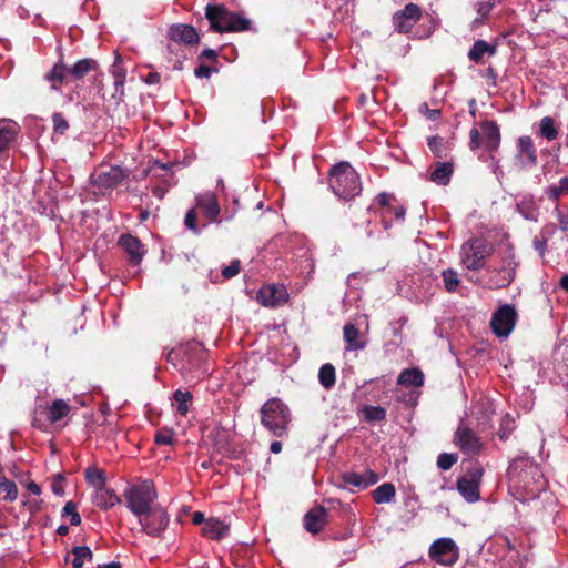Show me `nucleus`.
<instances>
[{
	"label": "nucleus",
	"mask_w": 568,
	"mask_h": 568,
	"mask_svg": "<svg viewBox=\"0 0 568 568\" xmlns=\"http://www.w3.org/2000/svg\"><path fill=\"white\" fill-rule=\"evenodd\" d=\"M202 532L210 539L220 540L229 534V526L224 521L211 517L204 523Z\"/></svg>",
	"instance_id": "obj_26"
},
{
	"label": "nucleus",
	"mask_w": 568,
	"mask_h": 568,
	"mask_svg": "<svg viewBox=\"0 0 568 568\" xmlns=\"http://www.w3.org/2000/svg\"><path fill=\"white\" fill-rule=\"evenodd\" d=\"M84 477L88 484L94 489L105 486V474L103 470L97 467L87 468L84 471Z\"/></svg>",
	"instance_id": "obj_42"
},
{
	"label": "nucleus",
	"mask_w": 568,
	"mask_h": 568,
	"mask_svg": "<svg viewBox=\"0 0 568 568\" xmlns=\"http://www.w3.org/2000/svg\"><path fill=\"white\" fill-rule=\"evenodd\" d=\"M517 321V312L511 305L499 307L493 315L490 326L499 337H507L514 329Z\"/></svg>",
	"instance_id": "obj_13"
},
{
	"label": "nucleus",
	"mask_w": 568,
	"mask_h": 568,
	"mask_svg": "<svg viewBox=\"0 0 568 568\" xmlns=\"http://www.w3.org/2000/svg\"><path fill=\"white\" fill-rule=\"evenodd\" d=\"M509 490L516 499H536L546 488V480L539 466L529 457L514 459L507 470Z\"/></svg>",
	"instance_id": "obj_1"
},
{
	"label": "nucleus",
	"mask_w": 568,
	"mask_h": 568,
	"mask_svg": "<svg viewBox=\"0 0 568 568\" xmlns=\"http://www.w3.org/2000/svg\"><path fill=\"white\" fill-rule=\"evenodd\" d=\"M119 245L128 253L131 263L135 265L140 264L145 255V250L141 241L131 234L121 235Z\"/></svg>",
	"instance_id": "obj_18"
},
{
	"label": "nucleus",
	"mask_w": 568,
	"mask_h": 568,
	"mask_svg": "<svg viewBox=\"0 0 568 568\" xmlns=\"http://www.w3.org/2000/svg\"><path fill=\"white\" fill-rule=\"evenodd\" d=\"M92 500L95 506L102 509H109L121 503L120 497L114 493V490L106 486L94 489Z\"/></svg>",
	"instance_id": "obj_23"
},
{
	"label": "nucleus",
	"mask_w": 568,
	"mask_h": 568,
	"mask_svg": "<svg viewBox=\"0 0 568 568\" xmlns=\"http://www.w3.org/2000/svg\"><path fill=\"white\" fill-rule=\"evenodd\" d=\"M154 440L159 445H172L174 442V433L169 428H162L156 432Z\"/></svg>",
	"instance_id": "obj_51"
},
{
	"label": "nucleus",
	"mask_w": 568,
	"mask_h": 568,
	"mask_svg": "<svg viewBox=\"0 0 568 568\" xmlns=\"http://www.w3.org/2000/svg\"><path fill=\"white\" fill-rule=\"evenodd\" d=\"M484 469L480 466H474L457 480V490L468 503H476L480 498L479 486Z\"/></svg>",
	"instance_id": "obj_12"
},
{
	"label": "nucleus",
	"mask_w": 568,
	"mask_h": 568,
	"mask_svg": "<svg viewBox=\"0 0 568 568\" xmlns=\"http://www.w3.org/2000/svg\"><path fill=\"white\" fill-rule=\"evenodd\" d=\"M70 410L71 406L63 399H54L52 403L47 405L39 404L34 409L33 425L42 428V416H44L45 420L50 424H57L67 417Z\"/></svg>",
	"instance_id": "obj_11"
},
{
	"label": "nucleus",
	"mask_w": 568,
	"mask_h": 568,
	"mask_svg": "<svg viewBox=\"0 0 568 568\" xmlns=\"http://www.w3.org/2000/svg\"><path fill=\"white\" fill-rule=\"evenodd\" d=\"M458 460L456 454L442 453L437 458V466L442 470L450 469Z\"/></svg>",
	"instance_id": "obj_50"
},
{
	"label": "nucleus",
	"mask_w": 568,
	"mask_h": 568,
	"mask_svg": "<svg viewBox=\"0 0 568 568\" xmlns=\"http://www.w3.org/2000/svg\"><path fill=\"white\" fill-rule=\"evenodd\" d=\"M420 10L417 4L409 3L393 17L395 29L400 33L408 32L419 20Z\"/></svg>",
	"instance_id": "obj_17"
},
{
	"label": "nucleus",
	"mask_w": 568,
	"mask_h": 568,
	"mask_svg": "<svg viewBox=\"0 0 568 568\" xmlns=\"http://www.w3.org/2000/svg\"><path fill=\"white\" fill-rule=\"evenodd\" d=\"M98 69V62L91 58H84L77 61L71 68H69L70 78L80 80L84 78L90 71Z\"/></svg>",
	"instance_id": "obj_31"
},
{
	"label": "nucleus",
	"mask_w": 568,
	"mask_h": 568,
	"mask_svg": "<svg viewBox=\"0 0 568 568\" xmlns=\"http://www.w3.org/2000/svg\"><path fill=\"white\" fill-rule=\"evenodd\" d=\"M397 384L404 387H420L424 384V374L417 368H406L400 372Z\"/></svg>",
	"instance_id": "obj_29"
},
{
	"label": "nucleus",
	"mask_w": 568,
	"mask_h": 568,
	"mask_svg": "<svg viewBox=\"0 0 568 568\" xmlns=\"http://www.w3.org/2000/svg\"><path fill=\"white\" fill-rule=\"evenodd\" d=\"M515 429V420L509 415H506L500 423V427L498 430V437L500 440H506Z\"/></svg>",
	"instance_id": "obj_47"
},
{
	"label": "nucleus",
	"mask_w": 568,
	"mask_h": 568,
	"mask_svg": "<svg viewBox=\"0 0 568 568\" xmlns=\"http://www.w3.org/2000/svg\"><path fill=\"white\" fill-rule=\"evenodd\" d=\"M145 82L148 84H155L160 82V74L158 72H151L148 74Z\"/></svg>",
	"instance_id": "obj_63"
},
{
	"label": "nucleus",
	"mask_w": 568,
	"mask_h": 568,
	"mask_svg": "<svg viewBox=\"0 0 568 568\" xmlns=\"http://www.w3.org/2000/svg\"><path fill=\"white\" fill-rule=\"evenodd\" d=\"M128 509L134 515L140 516L154 507L158 493L151 481H142L139 485L129 486L124 494Z\"/></svg>",
	"instance_id": "obj_5"
},
{
	"label": "nucleus",
	"mask_w": 568,
	"mask_h": 568,
	"mask_svg": "<svg viewBox=\"0 0 568 568\" xmlns=\"http://www.w3.org/2000/svg\"><path fill=\"white\" fill-rule=\"evenodd\" d=\"M129 178V171L122 166H100L91 174L92 184L100 191L112 190Z\"/></svg>",
	"instance_id": "obj_10"
},
{
	"label": "nucleus",
	"mask_w": 568,
	"mask_h": 568,
	"mask_svg": "<svg viewBox=\"0 0 568 568\" xmlns=\"http://www.w3.org/2000/svg\"><path fill=\"white\" fill-rule=\"evenodd\" d=\"M184 224H185L186 229L191 230L195 234L200 233V230L196 225V213H195L194 209H191L187 211L185 219H184Z\"/></svg>",
	"instance_id": "obj_54"
},
{
	"label": "nucleus",
	"mask_w": 568,
	"mask_h": 568,
	"mask_svg": "<svg viewBox=\"0 0 568 568\" xmlns=\"http://www.w3.org/2000/svg\"><path fill=\"white\" fill-rule=\"evenodd\" d=\"M27 489H28V491L30 494H32L34 496H40L41 495V487L37 483H34V481L28 483Z\"/></svg>",
	"instance_id": "obj_61"
},
{
	"label": "nucleus",
	"mask_w": 568,
	"mask_h": 568,
	"mask_svg": "<svg viewBox=\"0 0 568 568\" xmlns=\"http://www.w3.org/2000/svg\"><path fill=\"white\" fill-rule=\"evenodd\" d=\"M318 381L325 389H331L336 382L335 367L332 364H324L318 372Z\"/></svg>",
	"instance_id": "obj_39"
},
{
	"label": "nucleus",
	"mask_w": 568,
	"mask_h": 568,
	"mask_svg": "<svg viewBox=\"0 0 568 568\" xmlns=\"http://www.w3.org/2000/svg\"><path fill=\"white\" fill-rule=\"evenodd\" d=\"M516 273V263L513 256L505 260L504 265L498 270L497 278L490 280V287H505L510 284Z\"/></svg>",
	"instance_id": "obj_24"
},
{
	"label": "nucleus",
	"mask_w": 568,
	"mask_h": 568,
	"mask_svg": "<svg viewBox=\"0 0 568 568\" xmlns=\"http://www.w3.org/2000/svg\"><path fill=\"white\" fill-rule=\"evenodd\" d=\"M453 164L449 162H437L430 173V181L438 185H447L453 174Z\"/></svg>",
	"instance_id": "obj_30"
},
{
	"label": "nucleus",
	"mask_w": 568,
	"mask_h": 568,
	"mask_svg": "<svg viewBox=\"0 0 568 568\" xmlns=\"http://www.w3.org/2000/svg\"><path fill=\"white\" fill-rule=\"evenodd\" d=\"M364 419L367 422H383L386 418V410L382 406L365 405L362 409Z\"/></svg>",
	"instance_id": "obj_43"
},
{
	"label": "nucleus",
	"mask_w": 568,
	"mask_h": 568,
	"mask_svg": "<svg viewBox=\"0 0 568 568\" xmlns=\"http://www.w3.org/2000/svg\"><path fill=\"white\" fill-rule=\"evenodd\" d=\"M180 354H183L185 356V358L182 359V364L180 367V371L185 378H200L202 375H204L205 372H199L200 358L196 356H189L186 354V349L180 348L178 352L171 353L170 357L173 355L178 356Z\"/></svg>",
	"instance_id": "obj_22"
},
{
	"label": "nucleus",
	"mask_w": 568,
	"mask_h": 568,
	"mask_svg": "<svg viewBox=\"0 0 568 568\" xmlns=\"http://www.w3.org/2000/svg\"><path fill=\"white\" fill-rule=\"evenodd\" d=\"M491 245L484 239H470L462 246V264L470 271H478L485 267L486 258L491 254Z\"/></svg>",
	"instance_id": "obj_6"
},
{
	"label": "nucleus",
	"mask_w": 568,
	"mask_h": 568,
	"mask_svg": "<svg viewBox=\"0 0 568 568\" xmlns=\"http://www.w3.org/2000/svg\"><path fill=\"white\" fill-rule=\"evenodd\" d=\"M546 194L552 200H557L562 194H568V176L561 178L558 184L549 185L546 190Z\"/></svg>",
	"instance_id": "obj_46"
},
{
	"label": "nucleus",
	"mask_w": 568,
	"mask_h": 568,
	"mask_svg": "<svg viewBox=\"0 0 568 568\" xmlns=\"http://www.w3.org/2000/svg\"><path fill=\"white\" fill-rule=\"evenodd\" d=\"M192 521L193 524L195 525H203L204 526V523L206 521L205 517H204V514L201 513V511H195L193 513L192 515Z\"/></svg>",
	"instance_id": "obj_62"
},
{
	"label": "nucleus",
	"mask_w": 568,
	"mask_h": 568,
	"mask_svg": "<svg viewBox=\"0 0 568 568\" xmlns=\"http://www.w3.org/2000/svg\"><path fill=\"white\" fill-rule=\"evenodd\" d=\"M394 216L397 221H403L405 217V210L403 206H392L390 216L387 219L390 223V219Z\"/></svg>",
	"instance_id": "obj_60"
},
{
	"label": "nucleus",
	"mask_w": 568,
	"mask_h": 568,
	"mask_svg": "<svg viewBox=\"0 0 568 568\" xmlns=\"http://www.w3.org/2000/svg\"><path fill=\"white\" fill-rule=\"evenodd\" d=\"M516 211L527 221L537 222L538 213L531 196H525L516 204Z\"/></svg>",
	"instance_id": "obj_36"
},
{
	"label": "nucleus",
	"mask_w": 568,
	"mask_h": 568,
	"mask_svg": "<svg viewBox=\"0 0 568 568\" xmlns=\"http://www.w3.org/2000/svg\"><path fill=\"white\" fill-rule=\"evenodd\" d=\"M480 131L473 128L469 132L470 148L473 150L484 146L488 152L496 151L500 144V132L496 122L483 121Z\"/></svg>",
	"instance_id": "obj_7"
},
{
	"label": "nucleus",
	"mask_w": 568,
	"mask_h": 568,
	"mask_svg": "<svg viewBox=\"0 0 568 568\" xmlns=\"http://www.w3.org/2000/svg\"><path fill=\"white\" fill-rule=\"evenodd\" d=\"M71 565L73 568H83L85 561L90 562L93 559L92 550L88 546L73 547Z\"/></svg>",
	"instance_id": "obj_37"
},
{
	"label": "nucleus",
	"mask_w": 568,
	"mask_h": 568,
	"mask_svg": "<svg viewBox=\"0 0 568 568\" xmlns=\"http://www.w3.org/2000/svg\"><path fill=\"white\" fill-rule=\"evenodd\" d=\"M554 214H555L556 220L558 222V227L562 232H568V210L567 211H562L559 207H556L554 210Z\"/></svg>",
	"instance_id": "obj_52"
},
{
	"label": "nucleus",
	"mask_w": 568,
	"mask_h": 568,
	"mask_svg": "<svg viewBox=\"0 0 568 568\" xmlns=\"http://www.w3.org/2000/svg\"><path fill=\"white\" fill-rule=\"evenodd\" d=\"M539 134L547 141H554L558 138V128L555 120L550 116H544L539 122Z\"/></svg>",
	"instance_id": "obj_38"
},
{
	"label": "nucleus",
	"mask_w": 568,
	"mask_h": 568,
	"mask_svg": "<svg viewBox=\"0 0 568 568\" xmlns=\"http://www.w3.org/2000/svg\"><path fill=\"white\" fill-rule=\"evenodd\" d=\"M517 148L520 154L525 156L521 160L524 165L534 166L537 163L536 149L530 136H520L517 142Z\"/></svg>",
	"instance_id": "obj_27"
},
{
	"label": "nucleus",
	"mask_w": 568,
	"mask_h": 568,
	"mask_svg": "<svg viewBox=\"0 0 568 568\" xmlns=\"http://www.w3.org/2000/svg\"><path fill=\"white\" fill-rule=\"evenodd\" d=\"M454 442L467 455H475L481 448L480 439L463 420L455 432Z\"/></svg>",
	"instance_id": "obj_15"
},
{
	"label": "nucleus",
	"mask_w": 568,
	"mask_h": 568,
	"mask_svg": "<svg viewBox=\"0 0 568 568\" xmlns=\"http://www.w3.org/2000/svg\"><path fill=\"white\" fill-rule=\"evenodd\" d=\"M343 336L346 343V351H362L366 347L367 341L353 323H346L343 327Z\"/></svg>",
	"instance_id": "obj_21"
},
{
	"label": "nucleus",
	"mask_w": 568,
	"mask_h": 568,
	"mask_svg": "<svg viewBox=\"0 0 568 568\" xmlns=\"http://www.w3.org/2000/svg\"><path fill=\"white\" fill-rule=\"evenodd\" d=\"M378 476L375 471L367 469L363 473L349 471L343 475V481L359 490L366 489L378 481Z\"/></svg>",
	"instance_id": "obj_19"
},
{
	"label": "nucleus",
	"mask_w": 568,
	"mask_h": 568,
	"mask_svg": "<svg viewBox=\"0 0 568 568\" xmlns=\"http://www.w3.org/2000/svg\"><path fill=\"white\" fill-rule=\"evenodd\" d=\"M491 8V2H478L476 4L477 18L473 21V27L481 26L484 23V20L489 14Z\"/></svg>",
	"instance_id": "obj_48"
},
{
	"label": "nucleus",
	"mask_w": 568,
	"mask_h": 568,
	"mask_svg": "<svg viewBox=\"0 0 568 568\" xmlns=\"http://www.w3.org/2000/svg\"><path fill=\"white\" fill-rule=\"evenodd\" d=\"M428 556L437 565L452 567L459 558V548L452 538L442 537L432 542Z\"/></svg>",
	"instance_id": "obj_9"
},
{
	"label": "nucleus",
	"mask_w": 568,
	"mask_h": 568,
	"mask_svg": "<svg viewBox=\"0 0 568 568\" xmlns=\"http://www.w3.org/2000/svg\"><path fill=\"white\" fill-rule=\"evenodd\" d=\"M392 200H394L393 195H390L388 193H381L376 196L375 202H374V205L379 206V215L383 220V224H384L385 229L390 227V224L387 219L390 216Z\"/></svg>",
	"instance_id": "obj_34"
},
{
	"label": "nucleus",
	"mask_w": 568,
	"mask_h": 568,
	"mask_svg": "<svg viewBox=\"0 0 568 568\" xmlns=\"http://www.w3.org/2000/svg\"><path fill=\"white\" fill-rule=\"evenodd\" d=\"M174 405L176 407V412L185 416L189 412V406L192 402V394L190 392L175 390L173 394Z\"/></svg>",
	"instance_id": "obj_40"
},
{
	"label": "nucleus",
	"mask_w": 568,
	"mask_h": 568,
	"mask_svg": "<svg viewBox=\"0 0 568 568\" xmlns=\"http://www.w3.org/2000/svg\"><path fill=\"white\" fill-rule=\"evenodd\" d=\"M557 227L554 223H547L541 227L538 235L549 241L556 234Z\"/></svg>",
	"instance_id": "obj_57"
},
{
	"label": "nucleus",
	"mask_w": 568,
	"mask_h": 568,
	"mask_svg": "<svg viewBox=\"0 0 568 568\" xmlns=\"http://www.w3.org/2000/svg\"><path fill=\"white\" fill-rule=\"evenodd\" d=\"M18 125L10 120H0V152L14 139Z\"/></svg>",
	"instance_id": "obj_33"
},
{
	"label": "nucleus",
	"mask_w": 568,
	"mask_h": 568,
	"mask_svg": "<svg viewBox=\"0 0 568 568\" xmlns=\"http://www.w3.org/2000/svg\"><path fill=\"white\" fill-rule=\"evenodd\" d=\"M111 74L114 78V87L116 92L121 89L123 90L125 78H126V71L122 65V61L119 55L115 57V60L111 67L110 70Z\"/></svg>",
	"instance_id": "obj_41"
},
{
	"label": "nucleus",
	"mask_w": 568,
	"mask_h": 568,
	"mask_svg": "<svg viewBox=\"0 0 568 568\" xmlns=\"http://www.w3.org/2000/svg\"><path fill=\"white\" fill-rule=\"evenodd\" d=\"M201 57H204V58H206V59L214 60V59H216L217 54H216V52H215L213 49H204V50L202 51Z\"/></svg>",
	"instance_id": "obj_64"
},
{
	"label": "nucleus",
	"mask_w": 568,
	"mask_h": 568,
	"mask_svg": "<svg viewBox=\"0 0 568 568\" xmlns=\"http://www.w3.org/2000/svg\"><path fill=\"white\" fill-rule=\"evenodd\" d=\"M427 144L429 149L437 155L440 156L442 139L438 136L428 138Z\"/></svg>",
	"instance_id": "obj_59"
},
{
	"label": "nucleus",
	"mask_w": 568,
	"mask_h": 568,
	"mask_svg": "<svg viewBox=\"0 0 568 568\" xmlns=\"http://www.w3.org/2000/svg\"><path fill=\"white\" fill-rule=\"evenodd\" d=\"M168 38L171 43L168 49L173 52V47L176 44L191 45L200 41L196 30L189 24H173L168 30Z\"/></svg>",
	"instance_id": "obj_14"
},
{
	"label": "nucleus",
	"mask_w": 568,
	"mask_h": 568,
	"mask_svg": "<svg viewBox=\"0 0 568 568\" xmlns=\"http://www.w3.org/2000/svg\"><path fill=\"white\" fill-rule=\"evenodd\" d=\"M262 425L276 437L287 434L291 423V412L286 404L278 398H271L261 407Z\"/></svg>",
	"instance_id": "obj_4"
},
{
	"label": "nucleus",
	"mask_w": 568,
	"mask_h": 568,
	"mask_svg": "<svg viewBox=\"0 0 568 568\" xmlns=\"http://www.w3.org/2000/svg\"><path fill=\"white\" fill-rule=\"evenodd\" d=\"M239 272H240V261L233 260L230 265L223 267L222 275L224 276V278L229 280V278H232L235 275H237Z\"/></svg>",
	"instance_id": "obj_55"
},
{
	"label": "nucleus",
	"mask_w": 568,
	"mask_h": 568,
	"mask_svg": "<svg viewBox=\"0 0 568 568\" xmlns=\"http://www.w3.org/2000/svg\"><path fill=\"white\" fill-rule=\"evenodd\" d=\"M54 131L57 133L63 134L69 128L68 121L63 118L61 113H54L52 115Z\"/></svg>",
	"instance_id": "obj_53"
},
{
	"label": "nucleus",
	"mask_w": 568,
	"mask_h": 568,
	"mask_svg": "<svg viewBox=\"0 0 568 568\" xmlns=\"http://www.w3.org/2000/svg\"><path fill=\"white\" fill-rule=\"evenodd\" d=\"M326 518V510L323 507L311 509L304 517V528L312 534L320 532Z\"/></svg>",
	"instance_id": "obj_25"
},
{
	"label": "nucleus",
	"mask_w": 568,
	"mask_h": 568,
	"mask_svg": "<svg viewBox=\"0 0 568 568\" xmlns=\"http://www.w3.org/2000/svg\"><path fill=\"white\" fill-rule=\"evenodd\" d=\"M62 516L67 517L70 516V524L72 526H78L81 524V516L77 511V505L73 501H68L63 509H62Z\"/></svg>",
	"instance_id": "obj_49"
},
{
	"label": "nucleus",
	"mask_w": 568,
	"mask_h": 568,
	"mask_svg": "<svg viewBox=\"0 0 568 568\" xmlns=\"http://www.w3.org/2000/svg\"><path fill=\"white\" fill-rule=\"evenodd\" d=\"M196 206L203 212L209 222L217 221L220 205L214 193L205 192L196 196Z\"/></svg>",
	"instance_id": "obj_20"
},
{
	"label": "nucleus",
	"mask_w": 568,
	"mask_h": 568,
	"mask_svg": "<svg viewBox=\"0 0 568 568\" xmlns=\"http://www.w3.org/2000/svg\"><path fill=\"white\" fill-rule=\"evenodd\" d=\"M442 277L444 282L445 290L449 293H453L457 290L460 281L458 277V273L453 268H447L442 272Z\"/></svg>",
	"instance_id": "obj_45"
},
{
	"label": "nucleus",
	"mask_w": 568,
	"mask_h": 568,
	"mask_svg": "<svg viewBox=\"0 0 568 568\" xmlns=\"http://www.w3.org/2000/svg\"><path fill=\"white\" fill-rule=\"evenodd\" d=\"M288 298L287 290L284 285L271 284L260 288L257 301L267 307H275L284 304Z\"/></svg>",
	"instance_id": "obj_16"
},
{
	"label": "nucleus",
	"mask_w": 568,
	"mask_h": 568,
	"mask_svg": "<svg viewBox=\"0 0 568 568\" xmlns=\"http://www.w3.org/2000/svg\"><path fill=\"white\" fill-rule=\"evenodd\" d=\"M216 69H212L207 65H204V64H201L200 67H197L195 70H194V74L196 78H200V79H209L212 74V72H215Z\"/></svg>",
	"instance_id": "obj_58"
},
{
	"label": "nucleus",
	"mask_w": 568,
	"mask_h": 568,
	"mask_svg": "<svg viewBox=\"0 0 568 568\" xmlns=\"http://www.w3.org/2000/svg\"><path fill=\"white\" fill-rule=\"evenodd\" d=\"M138 520L144 534L160 538L169 526L170 517L163 507L155 505L143 515L138 516Z\"/></svg>",
	"instance_id": "obj_8"
},
{
	"label": "nucleus",
	"mask_w": 568,
	"mask_h": 568,
	"mask_svg": "<svg viewBox=\"0 0 568 568\" xmlns=\"http://www.w3.org/2000/svg\"><path fill=\"white\" fill-rule=\"evenodd\" d=\"M496 51V45L489 44L485 40H476L468 52V58L478 63L485 54L494 55Z\"/></svg>",
	"instance_id": "obj_32"
},
{
	"label": "nucleus",
	"mask_w": 568,
	"mask_h": 568,
	"mask_svg": "<svg viewBox=\"0 0 568 568\" xmlns=\"http://www.w3.org/2000/svg\"><path fill=\"white\" fill-rule=\"evenodd\" d=\"M547 240L537 235L532 241L534 248L538 252L540 257H544L547 251Z\"/></svg>",
	"instance_id": "obj_56"
},
{
	"label": "nucleus",
	"mask_w": 568,
	"mask_h": 568,
	"mask_svg": "<svg viewBox=\"0 0 568 568\" xmlns=\"http://www.w3.org/2000/svg\"><path fill=\"white\" fill-rule=\"evenodd\" d=\"M70 78L69 68L61 62H58L45 74V80L50 83L52 90H60V84Z\"/></svg>",
	"instance_id": "obj_28"
},
{
	"label": "nucleus",
	"mask_w": 568,
	"mask_h": 568,
	"mask_svg": "<svg viewBox=\"0 0 568 568\" xmlns=\"http://www.w3.org/2000/svg\"><path fill=\"white\" fill-rule=\"evenodd\" d=\"M396 495L395 486L392 483H384L373 491V500L376 504H388Z\"/></svg>",
	"instance_id": "obj_35"
},
{
	"label": "nucleus",
	"mask_w": 568,
	"mask_h": 568,
	"mask_svg": "<svg viewBox=\"0 0 568 568\" xmlns=\"http://www.w3.org/2000/svg\"><path fill=\"white\" fill-rule=\"evenodd\" d=\"M0 491L4 493V500L12 503L18 498V487L13 480L7 477L0 478Z\"/></svg>",
	"instance_id": "obj_44"
},
{
	"label": "nucleus",
	"mask_w": 568,
	"mask_h": 568,
	"mask_svg": "<svg viewBox=\"0 0 568 568\" xmlns=\"http://www.w3.org/2000/svg\"><path fill=\"white\" fill-rule=\"evenodd\" d=\"M329 187L336 196L344 200L353 199L362 191L359 175L347 162H341L333 166Z\"/></svg>",
	"instance_id": "obj_2"
},
{
	"label": "nucleus",
	"mask_w": 568,
	"mask_h": 568,
	"mask_svg": "<svg viewBox=\"0 0 568 568\" xmlns=\"http://www.w3.org/2000/svg\"><path fill=\"white\" fill-rule=\"evenodd\" d=\"M205 16L211 28L219 32H241L251 28V21L244 16L227 10L222 4H207Z\"/></svg>",
	"instance_id": "obj_3"
}]
</instances>
